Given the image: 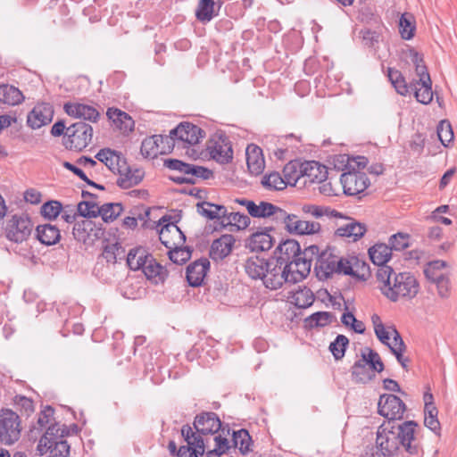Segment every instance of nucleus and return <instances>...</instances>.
<instances>
[{"instance_id": "nucleus-1", "label": "nucleus", "mask_w": 457, "mask_h": 457, "mask_svg": "<svg viewBox=\"0 0 457 457\" xmlns=\"http://www.w3.org/2000/svg\"><path fill=\"white\" fill-rule=\"evenodd\" d=\"M237 203L245 206L248 213L253 218H270L277 224H284L285 228L297 235L316 234L320 230L319 220L324 216L338 217L340 213L336 210L316 204H304L302 206L303 217L288 214L286 211L270 203L261 201L256 204L247 199H237Z\"/></svg>"}, {"instance_id": "nucleus-2", "label": "nucleus", "mask_w": 457, "mask_h": 457, "mask_svg": "<svg viewBox=\"0 0 457 457\" xmlns=\"http://www.w3.org/2000/svg\"><path fill=\"white\" fill-rule=\"evenodd\" d=\"M419 425L413 420L382 423L377 431L376 445L366 454L369 457H393L401 448L411 455L419 453L420 444L416 437Z\"/></svg>"}, {"instance_id": "nucleus-3", "label": "nucleus", "mask_w": 457, "mask_h": 457, "mask_svg": "<svg viewBox=\"0 0 457 457\" xmlns=\"http://www.w3.org/2000/svg\"><path fill=\"white\" fill-rule=\"evenodd\" d=\"M377 280L382 294L392 302L412 299L420 290V284L411 272L396 273L391 267L378 268Z\"/></svg>"}, {"instance_id": "nucleus-4", "label": "nucleus", "mask_w": 457, "mask_h": 457, "mask_svg": "<svg viewBox=\"0 0 457 457\" xmlns=\"http://www.w3.org/2000/svg\"><path fill=\"white\" fill-rule=\"evenodd\" d=\"M194 428L196 430L195 433L202 437L207 435L214 436L213 441L215 445L213 449L207 450V457H220L228 450V439L220 435H216L221 428V421L215 412L203 411L196 415Z\"/></svg>"}, {"instance_id": "nucleus-5", "label": "nucleus", "mask_w": 457, "mask_h": 457, "mask_svg": "<svg viewBox=\"0 0 457 457\" xmlns=\"http://www.w3.org/2000/svg\"><path fill=\"white\" fill-rule=\"evenodd\" d=\"M318 254L315 270L320 279H328L334 274H344L359 278V275L354 271L353 267V262H357V259L340 257L335 254L330 248Z\"/></svg>"}, {"instance_id": "nucleus-6", "label": "nucleus", "mask_w": 457, "mask_h": 457, "mask_svg": "<svg viewBox=\"0 0 457 457\" xmlns=\"http://www.w3.org/2000/svg\"><path fill=\"white\" fill-rule=\"evenodd\" d=\"M371 322L378 340L387 345L401 366L407 369L410 360L403 354L406 350V345L397 329L394 326L386 328L380 317L376 313L371 316Z\"/></svg>"}, {"instance_id": "nucleus-7", "label": "nucleus", "mask_w": 457, "mask_h": 457, "mask_svg": "<svg viewBox=\"0 0 457 457\" xmlns=\"http://www.w3.org/2000/svg\"><path fill=\"white\" fill-rule=\"evenodd\" d=\"M21 420L11 409L0 410V443L12 445L21 437Z\"/></svg>"}, {"instance_id": "nucleus-8", "label": "nucleus", "mask_w": 457, "mask_h": 457, "mask_svg": "<svg viewBox=\"0 0 457 457\" xmlns=\"http://www.w3.org/2000/svg\"><path fill=\"white\" fill-rule=\"evenodd\" d=\"M65 137H67L64 142L66 148L82 151L91 143L93 128L86 122L78 121L67 128Z\"/></svg>"}, {"instance_id": "nucleus-9", "label": "nucleus", "mask_w": 457, "mask_h": 457, "mask_svg": "<svg viewBox=\"0 0 457 457\" xmlns=\"http://www.w3.org/2000/svg\"><path fill=\"white\" fill-rule=\"evenodd\" d=\"M181 434L187 445L179 447L178 457H199L209 450L208 441L200 435H196L189 425L182 427Z\"/></svg>"}, {"instance_id": "nucleus-10", "label": "nucleus", "mask_w": 457, "mask_h": 457, "mask_svg": "<svg viewBox=\"0 0 457 457\" xmlns=\"http://www.w3.org/2000/svg\"><path fill=\"white\" fill-rule=\"evenodd\" d=\"M206 149L212 159L226 164L233 159V149L229 138L222 133H217L207 142Z\"/></svg>"}, {"instance_id": "nucleus-11", "label": "nucleus", "mask_w": 457, "mask_h": 457, "mask_svg": "<svg viewBox=\"0 0 457 457\" xmlns=\"http://www.w3.org/2000/svg\"><path fill=\"white\" fill-rule=\"evenodd\" d=\"M33 223L27 214H15L7 222L6 237L15 243H21L29 238L33 229Z\"/></svg>"}, {"instance_id": "nucleus-12", "label": "nucleus", "mask_w": 457, "mask_h": 457, "mask_svg": "<svg viewBox=\"0 0 457 457\" xmlns=\"http://www.w3.org/2000/svg\"><path fill=\"white\" fill-rule=\"evenodd\" d=\"M170 220V216L165 215L159 221V225L162 226L159 231L160 241L169 250L182 245L186 241V236L176 225L177 220Z\"/></svg>"}, {"instance_id": "nucleus-13", "label": "nucleus", "mask_w": 457, "mask_h": 457, "mask_svg": "<svg viewBox=\"0 0 457 457\" xmlns=\"http://www.w3.org/2000/svg\"><path fill=\"white\" fill-rule=\"evenodd\" d=\"M378 413L387 419L386 422L402 420L406 410L405 403L395 395H382L378 403Z\"/></svg>"}, {"instance_id": "nucleus-14", "label": "nucleus", "mask_w": 457, "mask_h": 457, "mask_svg": "<svg viewBox=\"0 0 457 457\" xmlns=\"http://www.w3.org/2000/svg\"><path fill=\"white\" fill-rule=\"evenodd\" d=\"M288 271L290 266L280 264L274 258L269 259V269L262 278L263 285L270 290L280 288L284 283H289Z\"/></svg>"}, {"instance_id": "nucleus-15", "label": "nucleus", "mask_w": 457, "mask_h": 457, "mask_svg": "<svg viewBox=\"0 0 457 457\" xmlns=\"http://www.w3.org/2000/svg\"><path fill=\"white\" fill-rule=\"evenodd\" d=\"M319 250L320 249L317 245H311L305 249L303 253L298 255L287 265V267L290 266V271H288L289 283H297L303 280L310 273L312 261L307 259L306 256L308 253H311L312 254H318Z\"/></svg>"}, {"instance_id": "nucleus-16", "label": "nucleus", "mask_w": 457, "mask_h": 457, "mask_svg": "<svg viewBox=\"0 0 457 457\" xmlns=\"http://www.w3.org/2000/svg\"><path fill=\"white\" fill-rule=\"evenodd\" d=\"M164 166L177 170L179 173L187 174L189 178L195 181V184L198 179H210L213 178L212 170L199 165L187 163L177 159H167L164 161Z\"/></svg>"}, {"instance_id": "nucleus-17", "label": "nucleus", "mask_w": 457, "mask_h": 457, "mask_svg": "<svg viewBox=\"0 0 457 457\" xmlns=\"http://www.w3.org/2000/svg\"><path fill=\"white\" fill-rule=\"evenodd\" d=\"M340 182L343 186L344 193L347 195H357L370 185L366 173L355 170L343 173Z\"/></svg>"}, {"instance_id": "nucleus-18", "label": "nucleus", "mask_w": 457, "mask_h": 457, "mask_svg": "<svg viewBox=\"0 0 457 457\" xmlns=\"http://www.w3.org/2000/svg\"><path fill=\"white\" fill-rule=\"evenodd\" d=\"M54 117V107L49 103H40L34 106L27 116V125L32 129L49 124Z\"/></svg>"}, {"instance_id": "nucleus-19", "label": "nucleus", "mask_w": 457, "mask_h": 457, "mask_svg": "<svg viewBox=\"0 0 457 457\" xmlns=\"http://www.w3.org/2000/svg\"><path fill=\"white\" fill-rule=\"evenodd\" d=\"M170 135L175 139L193 145L199 143L200 139L205 136V132L191 122H181L170 130Z\"/></svg>"}, {"instance_id": "nucleus-20", "label": "nucleus", "mask_w": 457, "mask_h": 457, "mask_svg": "<svg viewBox=\"0 0 457 457\" xmlns=\"http://www.w3.org/2000/svg\"><path fill=\"white\" fill-rule=\"evenodd\" d=\"M72 234L76 240L86 243L87 240L103 236L104 230L97 227L93 220L84 218L75 222Z\"/></svg>"}, {"instance_id": "nucleus-21", "label": "nucleus", "mask_w": 457, "mask_h": 457, "mask_svg": "<svg viewBox=\"0 0 457 457\" xmlns=\"http://www.w3.org/2000/svg\"><path fill=\"white\" fill-rule=\"evenodd\" d=\"M96 158L103 162L112 173L116 174L120 169H125L126 158L121 153L110 148L101 149Z\"/></svg>"}, {"instance_id": "nucleus-22", "label": "nucleus", "mask_w": 457, "mask_h": 457, "mask_svg": "<svg viewBox=\"0 0 457 457\" xmlns=\"http://www.w3.org/2000/svg\"><path fill=\"white\" fill-rule=\"evenodd\" d=\"M63 109L69 116L92 122H96L100 116L99 112L95 107L79 103H65Z\"/></svg>"}, {"instance_id": "nucleus-23", "label": "nucleus", "mask_w": 457, "mask_h": 457, "mask_svg": "<svg viewBox=\"0 0 457 457\" xmlns=\"http://www.w3.org/2000/svg\"><path fill=\"white\" fill-rule=\"evenodd\" d=\"M235 242V237L231 234H225L215 239L210 249L211 258L214 261L223 260L231 253Z\"/></svg>"}, {"instance_id": "nucleus-24", "label": "nucleus", "mask_w": 457, "mask_h": 457, "mask_svg": "<svg viewBox=\"0 0 457 457\" xmlns=\"http://www.w3.org/2000/svg\"><path fill=\"white\" fill-rule=\"evenodd\" d=\"M116 174L119 178L116 184L121 188H130L138 185L145 177V171L141 169H132L128 162L125 163V169H120Z\"/></svg>"}, {"instance_id": "nucleus-25", "label": "nucleus", "mask_w": 457, "mask_h": 457, "mask_svg": "<svg viewBox=\"0 0 457 457\" xmlns=\"http://www.w3.org/2000/svg\"><path fill=\"white\" fill-rule=\"evenodd\" d=\"M162 135H154L145 138L140 147L142 155L145 158H154L158 154H166L170 153V146L159 145V142H162Z\"/></svg>"}, {"instance_id": "nucleus-26", "label": "nucleus", "mask_w": 457, "mask_h": 457, "mask_svg": "<svg viewBox=\"0 0 457 457\" xmlns=\"http://www.w3.org/2000/svg\"><path fill=\"white\" fill-rule=\"evenodd\" d=\"M210 262L207 259H201L189 264L187 268V279L191 287H199L207 270H209Z\"/></svg>"}, {"instance_id": "nucleus-27", "label": "nucleus", "mask_w": 457, "mask_h": 457, "mask_svg": "<svg viewBox=\"0 0 457 457\" xmlns=\"http://www.w3.org/2000/svg\"><path fill=\"white\" fill-rule=\"evenodd\" d=\"M245 155L249 171L253 175L261 174L265 167L262 148L256 145L251 144L246 147Z\"/></svg>"}, {"instance_id": "nucleus-28", "label": "nucleus", "mask_w": 457, "mask_h": 457, "mask_svg": "<svg viewBox=\"0 0 457 457\" xmlns=\"http://www.w3.org/2000/svg\"><path fill=\"white\" fill-rule=\"evenodd\" d=\"M106 115L121 133L128 134L134 129L135 122L127 112L117 108H108Z\"/></svg>"}, {"instance_id": "nucleus-29", "label": "nucleus", "mask_w": 457, "mask_h": 457, "mask_svg": "<svg viewBox=\"0 0 457 457\" xmlns=\"http://www.w3.org/2000/svg\"><path fill=\"white\" fill-rule=\"evenodd\" d=\"M277 252H278L279 254L274 259L278 261V263L285 266L301 254L300 245L298 242L294 239H287L279 244L276 250V253Z\"/></svg>"}, {"instance_id": "nucleus-30", "label": "nucleus", "mask_w": 457, "mask_h": 457, "mask_svg": "<svg viewBox=\"0 0 457 457\" xmlns=\"http://www.w3.org/2000/svg\"><path fill=\"white\" fill-rule=\"evenodd\" d=\"M244 267L251 278L262 280L265 271L269 269V260L259 256H251L245 261Z\"/></svg>"}, {"instance_id": "nucleus-31", "label": "nucleus", "mask_w": 457, "mask_h": 457, "mask_svg": "<svg viewBox=\"0 0 457 457\" xmlns=\"http://www.w3.org/2000/svg\"><path fill=\"white\" fill-rule=\"evenodd\" d=\"M274 242L268 230L257 231L249 237L247 246L252 252H264L270 250Z\"/></svg>"}, {"instance_id": "nucleus-32", "label": "nucleus", "mask_w": 457, "mask_h": 457, "mask_svg": "<svg viewBox=\"0 0 457 457\" xmlns=\"http://www.w3.org/2000/svg\"><path fill=\"white\" fill-rule=\"evenodd\" d=\"M37 238L41 244L54 245L61 239L60 229L52 224L38 225L36 228Z\"/></svg>"}, {"instance_id": "nucleus-33", "label": "nucleus", "mask_w": 457, "mask_h": 457, "mask_svg": "<svg viewBox=\"0 0 457 457\" xmlns=\"http://www.w3.org/2000/svg\"><path fill=\"white\" fill-rule=\"evenodd\" d=\"M367 361L361 357L357 360L351 368V376L353 381L357 384H367L376 378L372 370H369Z\"/></svg>"}, {"instance_id": "nucleus-34", "label": "nucleus", "mask_w": 457, "mask_h": 457, "mask_svg": "<svg viewBox=\"0 0 457 457\" xmlns=\"http://www.w3.org/2000/svg\"><path fill=\"white\" fill-rule=\"evenodd\" d=\"M198 212L209 220H224L227 217V208L224 205L209 202H202L196 204Z\"/></svg>"}, {"instance_id": "nucleus-35", "label": "nucleus", "mask_w": 457, "mask_h": 457, "mask_svg": "<svg viewBox=\"0 0 457 457\" xmlns=\"http://www.w3.org/2000/svg\"><path fill=\"white\" fill-rule=\"evenodd\" d=\"M370 258L378 268L389 267L386 263L392 255V247L385 244H377L369 249Z\"/></svg>"}, {"instance_id": "nucleus-36", "label": "nucleus", "mask_w": 457, "mask_h": 457, "mask_svg": "<svg viewBox=\"0 0 457 457\" xmlns=\"http://www.w3.org/2000/svg\"><path fill=\"white\" fill-rule=\"evenodd\" d=\"M142 271L147 279L152 280L155 284L162 283L168 276L167 270L159 264L153 256L149 259Z\"/></svg>"}, {"instance_id": "nucleus-37", "label": "nucleus", "mask_w": 457, "mask_h": 457, "mask_svg": "<svg viewBox=\"0 0 457 457\" xmlns=\"http://www.w3.org/2000/svg\"><path fill=\"white\" fill-rule=\"evenodd\" d=\"M367 228L363 223L351 221L345 226L339 227L335 235L341 237L352 238L353 242H356L362 237Z\"/></svg>"}, {"instance_id": "nucleus-38", "label": "nucleus", "mask_w": 457, "mask_h": 457, "mask_svg": "<svg viewBox=\"0 0 457 457\" xmlns=\"http://www.w3.org/2000/svg\"><path fill=\"white\" fill-rule=\"evenodd\" d=\"M24 96L21 91L12 85H0V102L8 105H17L23 102Z\"/></svg>"}, {"instance_id": "nucleus-39", "label": "nucleus", "mask_w": 457, "mask_h": 457, "mask_svg": "<svg viewBox=\"0 0 457 457\" xmlns=\"http://www.w3.org/2000/svg\"><path fill=\"white\" fill-rule=\"evenodd\" d=\"M152 255L142 247L131 249L127 256L128 266L134 270H144Z\"/></svg>"}, {"instance_id": "nucleus-40", "label": "nucleus", "mask_w": 457, "mask_h": 457, "mask_svg": "<svg viewBox=\"0 0 457 457\" xmlns=\"http://www.w3.org/2000/svg\"><path fill=\"white\" fill-rule=\"evenodd\" d=\"M411 89L414 91L416 100L423 104H428L433 100L432 80L423 82H411Z\"/></svg>"}, {"instance_id": "nucleus-41", "label": "nucleus", "mask_w": 457, "mask_h": 457, "mask_svg": "<svg viewBox=\"0 0 457 457\" xmlns=\"http://www.w3.org/2000/svg\"><path fill=\"white\" fill-rule=\"evenodd\" d=\"M387 77L399 95L406 96L411 93L412 87H411V83L407 84L405 78L400 71L394 68H388Z\"/></svg>"}, {"instance_id": "nucleus-42", "label": "nucleus", "mask_w": 457, "mask_h": 457, "mask_svg": "<svg viewBox=\"0 0 457 457\" xmlns=\"http://www.w3.org/2000/svg\"><path fill=\"white\" fill-rule=\"evenodd\" d=\"M303 173V178L307 177L311 182H321L327 178V171L322 170L325 169V166H320L318 162L311 161L303 162L302 167Z\"/></svg>"}, {"instance_id": "nucleus-43", "label": "nucleus", "mask_w": 457, "mask_h": 457, "mask_svg": "<svg viewBox=\"0 0 457 457\" xmlns=\"http://www.w3.org/2000/svg\"><path fill=\"white\" fill-rule=\"evenodd\" d=\"M361 356L367 361L369 370H372L373 374L380 373L384 370V363L380 355L370 347H364L361 350Z\"/></svg>"}, {"instance_id": "nucleus-44", "label": "nucleus", "mask_w": 457, "mask_h": 457, "mask_svg": "<svg viewBox=\"0 0 457 457\" xmlns=\"http://www.w3.org/2000/svg\"><path fill=\"white\" fill-rule=\"evenodd\" d=\"M302 167L303 163L296 161H290L285 165L283 174L287 185H295L303 178V170Z\"/></svg>"}, {"instance_id": "nucleus-45", "label": "nucleus", "mask_w": 457, "mask_h": 457, "mask_svg": "<svg viewBox=\"0 0 457 457\" xmlns=\"http://www.w3.org/2000/svg\"><path fill=\"white\" fill-rule=\"evenodd\" d=\"M250 224V218L240 212H227V217L224 220L220 221V225L222 228H226L227 226H234L237 230L245 229Z\"/></svg>"}, {"instance_id": "nucleus-46", "label": "nucleus", "mask_w": 457, "mask_h": 457, "mask_svg": "<svg viewBox=\"0 0 457 457\" xmlns=\"http://www.w3.org/2000/svg\"><path fill=\"white\" fill-rule=\"evenodd\" d=\"M292 302L296 307L305 309L313 303L314 295L310 288L304 287L303 288H299L294 293Z\"/></svg>"}, {"instance_id": "nucleus-47", "label": "nucleus", "mask_w": 457, "mask_h": 457, "mask_svg": "<svg viewBox=\"0 0 457 457\" xmlns=\"http://www.w3.org/2000/svg\"><path fill=\"white\" fill-rule=\"evenodd\" d=\"M123 212V206L120 203H108L100 207L97 211L104 222H112L116 220Z\"/></svg>"}, {"instance_id": "nucleus-48", "label": "nucleus", "mask_w": 457, "mask_h": 457, "mask_svg": "<svg viewBox=\"0 0 457 457\" xmlns=\"http://www.w3.org/2000/svg\"><path fill=\"white\" fill-rule=\"evenodd\" d=\"M215 4L214 0H200L195 11L197 20L202 22L210 21L214 16Z\"/></svg>"}, {"instance_id": "nucleus-49", "label": "nucleus", "mask_w": 457, "mask_h": 457, "mask_svg": "<svg viewBox=\"0 0 457 457\" xmlns=\"http://www.w3.org/2000/svg\"><path fill=\"white\" fill-rule=\"evenodd\" d=\"M448 266L447 262L443 260H436L426 263L424 268V275L428 281L442 277L446 273H443L442 270Z\"/></svg>"}, {"instance_id": "nucleus-50", "label": "nucleus", "mask_w": 457, "mask_h": 457, "mask_svg": "<svg viewBox=\"0 0 457 457\" xmlns=\"http://www.w3.org/2000/svg\"><path fill=\"white\" fill-rule=\"evenodd\" d=\"M438 410L436 406H428L424 408V424L425 426L435 432L439 434L441 430L440 422L437 419Z\"/></svg>"}, {"instance_id": "nucleus-51", "label": "nucleus", "mask_w": 457, "mask_h": 457, "mask_svg": "<svg viewBox=\"0 0 457 457\" xmlns=\"http://www.w3.org/2000/svg\"><path fill=\"white\" fill-rule=\"evenodd\" d=\"M399 30L403 39H411L414 36L415 25L413 17L410 13L402 14L399 21Z\"/></svg>"}, {"instance_id": "nucleus-52", "label": "nucleus", "mask_w": 457, "mask_h": 457, "mask_svg": "<svg viewBox=\"0 0 457 457\" xmlns=\"http://www.w3.org/2000/svg\"><path fill=\"white\" fill-rule=\"evenodd\" d=\"M262 184L266 188L275 190H282L287 185L285 178H282L278 172H271L269 175H265L262 179Z\"/></svg>"}, {"instance_id": "nucleus-53", "label": "nucleus", "mask_w": 457, "mask_h": 457, "mask_svg": "<svg viewBox=\"0 0 457 457\" xmlns=\"http://www.w3.org/2000/svg\"><path fill=\"white\" fill-rule=\"evenodd\" d=\"M348 345L349 339L344 335H338L336 339L330 343L329 351L337 361L341 360L345 356Z\"/></svg>"}, {"instance_id": "nucleus-54", "label": "nucleus", "mask_w": 457, "mask_h": 457, "mask_svg": "<svg viewBox=\"0 0 457 457\" xmlns=\"http://www.w3.org/2000/svg\"><path fill=\"white\" fill-rule=\"evenodd\" d=\"M430 282L436 285L437 295L440 298L447 299L450 297L452 292V283L449 274L436 278Z\"/></svg>"}, {"instance_id": "nucleus-55", "label": "nucleus", "mask_w": 457, "mask_h": 457, "mask_svg": "<svg viewBox=\"0 0 457 457\" xmlns=\"http://www.w3.org/2000/svg\"><path fill=\"white\" fill-rule=\"evenodd\" d=\"M233 443L236 447H238L240 452L245 454L249 451L252 443L251 436L247 430L239 429L233 432Z\"/></svg>"}, {"instance_id": "nucleus-56", "label": "nucleus", "mask_w": 457, "mask_h": 457, "mask_svg": "<svg viewBox=\"0 0 457 457\" xmlns=\"http://www.w3.org/2000/svg\"><path fill=\"white\" fill-rule=\"evenodd\" d=\"M190 257L191 251L187 247L179 245L169 250V258L175 264L182 265L187 262Z\"/></svg>"}, {"instance_id": "nucleus-57", "label": "nucleus", "mask_w": 457, "mask_h": 457, "mask_svg": "<svg viewBox=\"0 0 457 457\" xmlns=\"http://www.w3.org/2000/svg\"><path fill=\"white\" fill-rule=\"evenodd\" d=\"M12 403L14 406L21 412L22 415L30 416L34 411V403L32 399L21 395L13 397Z\"/></svg>"}, {"instance_id": "nucleus-58", "label": "nucleus", "mask_w": 457, "mask_h": 457, "mask_svg": "<svg viewBox=\"0 0 457 457\" xmlns=\"http://www.w3.org/2000/svg\"><path fill=\"white\" fill-rule=\"evenodd\" d=\"M97 211H100V207L97 204L89 202V201H82L78 204L77 212L79 217L87 218H96L99 216Z\"/></svg>"}, {"instance_id": "nucleus-59", "label": "nucleus", "mask_w": 457, "mask_h": 457, "mask_svg": "<svg viewBox=\"0 0 457 457\" xmlns=\"http://www.w3.org/2000/svg\"><path fill=\"white\" fill-rule=\"evenodd\" d=\"M437 136L442 145L448 146L453 140V131L448 120H441L437 126Z\"/></svg>"}, {"instance_id": "nucleus-60", "label": "nucleus", "mask_w": 457, "mask_h": 457, "mask_svg": "<svg viewBox=\"0 0 457 457\" xmlns=\"http://www.w3.org/2000/svg\"><path fill=\"white\" fill-rule=\"evenodd\" d=\"M62 211V206L58 201H49L45 203L41 207V213L45 218L54 220Z\"/></svg>"}, {"instance_id": "nucleus-61", "label": "nucleus", "mask_w": 457, "mask_h": 457, "mask_svg": "<svg viewBox=\"0 0 457 457\" xmlns=\"http://www.w3.org/2000/svg\"><path fill=\"white\" fill-rule=\"evenodd\" d=\"M333 318V314L328 312H317L312 314L308 320L311 326L325 327L328 325Z\"/></svg>"}, {"instance_id": "nucleus-62", "label": "nucleus", "mask_w": 457, "mask_h": 457, "mask_svg": "<svg viewBox=\"0 0 457 457\" xmlns=\"http://www.w3.org/2000/svg\"><path fill=\"white\" fill-rule=\"evenodd\" d=\"M365 46L374 48L379 42V34L370 29H362L359 32Z\"/></svg>"}, {"instance_id": "nucleus-63", "label": "nucleus", "mask_w": 457, "mask_h": 457, "mask_svg": "<svg viewBox=\"0 0 457 457\" xmlns=\"http://www.w3.org/2000/svg\"><path fill=\"white\" fill-rule=\"evenodd\" d=\"M389 245L392 250L401 251L409 246V235L397 233L390 237Z\"/></svg>"}, {"instance_id": "nucleus-64", "label": "nucleus", "mask_w": 457, "mask_h": 457, "mask_svg": "<svg viewBox=\"0 0 457 457\" xmlns=\"http://www.w3.org/2000/svg\"><path fill=\"white\" fill-rule=\"evenodd\" d=\"M57 432L58 429L55 428V426H50L46 432L40 438L38 446L40 447L44 445L48 449H51L54 446V442L55 440Z\"/></svg>"}]
</instances>
